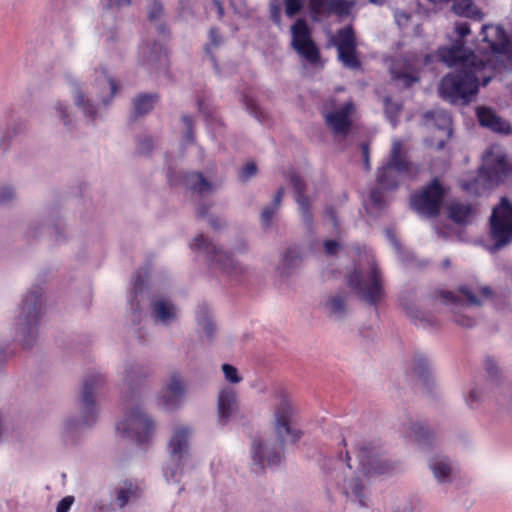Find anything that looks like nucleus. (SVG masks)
Returning a JSON list of instances; mask_svg holds the SVG:
<instances>
[{"label":"nucleus","mask_w":512,"mask_h":512,"mask_svg":"<svg viewBox=\"0 0 512 512\" xmlns=\"http://www.w3.org/2000/svg\"><path fill=\"white\" fill-rule=\"evenodd\" d=\"M152 374V368L141 363L127 364L123 373L125 391L122 401L133 406L124 411V419L116 424V432L138 444L149 441L155 429L153 419L142 408Z\"/></svg>","instance_id":"nucleus-1"},{"label":"nucleus","mask_w":512,"mask_h":512,"mask_svg":"<svg viewBox=\"0 0 512 512\" xmlns=\"http://www.w3.org/2000/svg\"><path fill=\"white\" fill-rule=\"evenodd\" d=\"M274 431L277 446L269 451L261 438H254L251 444L253 465L265 470V462L271 468L278 467L284 458L287 443L296 444L303 436V431L292 427L293 407L286 396H282L275 408Z\"/></svg>","instance_id":"nucleus-2"},{"label":"nucleus","mask_w":512,"mask_h":512,"mask_svg":"<svg viewBox=\"0 0 512 512\" xmlns=\"http://www.w3.org/2000/svg\"><path fill=\"white\" fill-rule=\"evenodd\" d=\"M414 172V164L403 153L402 142L394 141L386 161L377 169V186L369 194L372 206L378 210L384 209V191L397 190L401 181L412 177Z\"/></svg>","instance_id":"nucleus-3"},{"label":"nucleus","mask_w":512,"mask_h":512,"mask_svg":"<svg viewBox=\"0 0 512 512\" xmlns=\"http://www.w3.org/2000/svg\"><path fill=\"white\" fill-rule=\"evenodd\" d=\"M102 382L101 375L90 374L84 377L78 397L80 416H69L64 421L63 438L72 444L77 443L80 431L96 425L99 418L100 405L97 402V389Z\"/></svg>","instance_id":"nucleus-4"},{"label":"nucleus","mask_w":512,"mask_h":512,"mask_svg":"<svg viewBox=\"0 0 512 512\" xmlns=\"http://www.w3.org/2000/svg\"><path fill=\"white\" fill-rule=\"evenodd\" d=\"M43 290L34 287L22 299L17 317V335L23 349H31L37 340L38 323L43 310Z\"/></svg>","instance_id":"nucleus-5"},{"label":"nucleus","mask_w":512,"mask_h":512,"mask_svg":"<svg viewBox=\"0 0 512 512\" xmlns=\"http://www.w3.org/2000/svg\"><path fill=\"white\" fill-rule=\"evenodd\" d=\"M482 68L455 69L445 75L439 84V95L455 104H468L478 93L479 81L477 73Z\"/></svg>","instance_id":"nucleus-6"},{"label":"nucleus","mask_w":512,"mask_h":512,"mask_svg":"<svg viewBox=\"0 0 512 512\" xmlns=\"http://www.w3.org/2000/svg\"><path fill=\"white\" fill-rule=\"evenodd\" d=\"M345 279L353 293L370 306L377 308L385 296L382 272L375 262L367 273L355 268Z\"/></svg>","instance_id":"nucleus-7"},{"label":"nucleus","mask_w":512,"mask_h":512,"mask_svg":"<svg viewBox=\"0 0 512 512\" xmlns=\"http://www.w3.org/2000/svg\"><path fill=\"white\" fill-rule=\"evenodd\" d=\"M509 165L503 156H497L491 161L486 160L479 168L475 177L463 181L461 187L473 195H481L484 191L492 189L501 183L508 174Z\"/></svg>","instance_id":"nucleus-8"},{"label":"nucleus","mask_w":512,"mask_h":512,"mask_svg":"<svg viewBox=\"0 0 512 512\" xmlns=\"http://www.w3.org/2000/svg\"><path fill=\"white\" fill-rule=\"evenodd\" d=\"M448 188L439 178H433L422 189L410 196V207L420 215L435 218L439 216Z\"/></svg>","instance_id":"nucleus-9"},{"label":"nucleus","mask_w":512,"mask_h":512,"mask_svg":"<svg viewBox=\"0 0 512 512\" xmlns=\"http://www.w3.org/2000/svg\"><path fill=\"white\" fill-rule=\"evenodd\" d=\"M290 47L312 66L321 64V52L313 39L312 28L304 17H298L290 26Z\"/></svg>","instance_id":"nucleus-10"},{"label":"nucleus","mask_w":512,"mask_h":512,"mask_svg":"<svg viewBox=\"0 0 512 512\" xmlns=\"http://www.w3.org/2000/svg\"><path fill=\"white\" fill-rule=\"evenodd\" d=\"M490 236L494 241V250L512 242V203L507 197H501L492 210Z\"/></svg>","instance_id":"nucleus-11"},{"label":"nucleus","mask_w":512,"mask_h":512,"mask_svg":"<svg viewBox=\"0 0 512 512\" xmlns=\"http://www.w3.org/2000/svg\"><path fill=\"white\" fill-rule=\"evenodd\" d=\"M169 464L166 468V475L170 479L179 482L177 476L184 473L187 460L190 457L189 429L187 427L177 428L168 442Z\"/></svg>","instance_id":"nucleus-12"},{"label":"nucleus","mask_w":512,"mask_h":512,"mask_svg":"<svg viewBox=\"0 0 512 512\" xmlns=\"http://www.w3.org/2000/svg\"><path fill=\"white\" fill-rule=\"evenodd\" d=\"M190 248L202 252L210 265H215L221 271L229 275L242 273L243 271L242 267L239 266L231 254L217 248L203 234H198L194 237Z\"/></svg>","instance_id":"nucleus-13"},{"label":"nucleus","mask_w":512,"mask_h":512,"mask_svg":"<svg viewBox=\"0 0 512 512\" xmlns=\"http://www.w3.org/2000/svg\"><path fill=\"white\" fill-rule=\"evenodd\" d=\"M330 44L336 47L338 59L350 69H360L361 61L357 55V39L353 26L346 25L331 36Z\"/></svg>","instance_id":"nucleus-14"},{"label":"nucleus","mask_w":512,"mask_h":512,"mask_svg":"<svg viewBox=\"0 0 512 512\" xmlns=\"http://www.w3.org/2000/svg\"><path fill=\"white\" fill-rule=\"evenodd\" d=\"M360 470L364 476L383 475L393 470L388 460L382 458L381 448L373 441L356 445Z\"/></svg>","instance_id":"nucleus-15"},{"label":"nucleus","mask_w":512,"mask_h":512,"mask_svg":"<svg viewBox=\"0 0 512 512\" xmlns=\"http://www.w3.org/2000/svg\"><path fill=\"white\" fill-rule=\"evenodd\" d=\"M186 394V384L180 374L175 371L163 386L161 394L157 397V403L164 411L175 413L184 405Z\"/></svg>","instance_id":"nucleus-16"},{"label":"nucleus","mask_w":512,"mask_h":512,"mask_svg":"<svg viewBox=\"0 0 512 512\" xmlns=\"http://www.w3.org/2000/svg\"><path fill=\"white\" fill-rule=\"evenodd\" d=\"M439 57L448 66L456 69L482 68L483 64L475 53L465 48L464 40L457 39L452 46L439 49Z\"/></svg>","instance_id":"nucleus-17"},{"label":"nucleus","mask_w":512,"mask_h":512,"mask_svg":"<svg viewBox=\"0 0 512 512\" xmlns=\"http://www.w3.org/2000/svg\"><path fill=\"white\" fill-rule=\"evenodd\" d=\"M354 6V0H308L309 16L313 22H320L331 15L347 17Z\"/></svg>","instance_id":"nucleus-18"},{"label":"nucleus","mask_w":512,"mask_h":512,"mask_svg":"<svg viewBox=\"0 0 512 512\" xmlns=\"http://www.w3.org/2000/svg\"><path fill=\"white\" fill-rule=\"evenodd\" d=\"M289 180L295 192V201L299 206L303 224L308 232L313 233L314 217L311 211L310 199L305 194L307 188L306 182L296 171L289 173Z\"/></svg>","instance_id":"nucleus-19"},{"label":"nucleus","mask_w":512,"mask_h":512,"mask_svg":"<svg viewBox=\"0 0 512 512\" xmlns=\"http://www.w3.org/2000/svg\"><path fill=\"white\" fill-rule=\"evenodd\" d=\"M481 40L485 46L479 48L482 54H505L507 52L509 40L500 26L483 25L480 32Z\"/></svg>","instance_id":"nucleus-20"},{"label":"nucleus","mask_w":512,"mask_h":512,"mask_svg":"<svg viewBox=\"0 0 512 512\" xmlns=\"http://www.w3.org/2000/svg\"><path fill=\"white\" fill-rule=\"evenodd\" d=\"M355 110L353 102H346L339 109L329 112L325 116L326 125L331 129L335 136L347 137L351 127V115Z\"/></svg>","instance_id":"nucleus-21"},{"label":"nucleus","mask_w":512,"mask_h":512,"mask_svg":"<svg viewBox=\"0 0 512 512\" xmlns=\"http://www.w3.org/2000/svg\"><path fill=\"white\" fill-rule=\"evenodd\" d=\"M412 373L422 384L423 389L429 396L435 395L436 381L433 375V368L430 360L425 356H418L413 359Z\"/></svg>","instance_id":"nucleus-22"},{"label":"nucleus","mask_w":512,"mask_h":512,"mask_svg":"<svg viewBox=\"0 0 512 512\" xmlns=\"http://www.w3.org/2000/svg\"><path fill=\"white\" fill-rule=\"evenodd\" d=\"M238 409V400L236 391L229 386L219 391L217 410L219 422L226 425L232 414Z\"/></svg>","instance_id":"nucleus-23"},{"label":"nucleus","mask_w":512,"mask_h":512,"mask_svg":"<svg viewBox=\"0 0 512 512\" xmlns=\"http://www.w3.org/2000/svg\"><path fill=\"white\" fill-rule=\"evenodd\" d=\"M151 314L156 323L169 326L178 319L177 308L167 299H157L151 302Z\"/></svg>","instance_id":"nucleus-24"},{"label":"nucleus","mask_w":512,"mask_h":512,"mask_svg":"<svg viewBox=\"0 0 512 512\" xmlns=\"http://www.w3.org/2000/svg\"><path fill=\"white\" fill-rule=\"evenodd\" d=\"M477 117L481 126L489 128L493 132L511 133L510 123L498 116L491 108H480L477 111Z\"/></svg>","instance_id":"nucleus-25"},{"label":"nucleus","mask_w":512,"mask_h":512,"mask_svg":"<svg viewBox=\"0 0 512 512\" xmlns=\"http://www.w3.org/2000/svg\"><path fill=\"white\" fill-rule=\"evenodd\" d=\"M179 178L189 190L197 193L199 196H203L213 189L212 183L201 172H180Z\"/></svg>","instance_id":"nucleus-26"},{"label":"nucleus","mask_w":512,"mask_h":512,"mask_svg":"<svg viewBox=\"0 0 512 512\" xmlns=\"http://www.w3.org/2000/svg\"><path fill=\"white\" fill-rule=\"evenodd\" d=\"M422 119L425 126L444 131L448 137L452 135V118L447 111L441 109L429 110L423 114Z\"/></svg>","instance_id":"nucleus-27"},{"label":"nucleus","mask_w":512,"mask_h":512,"mask_svg":"<svg viewBox=\"0 0 512 512\" xmlns=\"http://www.w3.org/2000/svg\"><path fill=\"white\" fill-rule=\"evenodd\" d=\"M158 93H140L132 100L133 109L130 115V122H134L138 117L150 113L154 106L159 102Z\"/></svg>","instance_id":"nucleus-28"},{"label":"nucleus","mask_w":512,"mask_h":512,"mask_svg":"<svg viewBox=\"0 0 512 512\" xmlns=\"http://www.w3.org/2000/svg\"><path fill=\"white\" fill-rule=\"evenodd\" d=\"M409 429L420 449L430 451L433 448L435 432L425 422H411Z\"/></svg>","instance_id":"nucleus-29"},{"label":"nucleus","mask_w":512,"mask_h":512,"mask_svg":"<svg viewBox=\"0 0 512 512\" xmlns=\"http://www.w3.org/2000/svg\"><path fill=\"white\" fill-rule=\"evenodd\" d=\"M457 291L465 297L468 306L479 307L485 300H491L494 296V292L489 286H481L474 290L468 285H462Z\"/></svg>","instance_id":"nucleus-30"},{"label":"nucleus","mask_w":512,"mask_h":512,"mask_svg":"<svg viewBox=\"0 0 512 512\" xmlns=\"http://www.w3.org/2000/svg\"><path fill=\"white\" fill-rule=\"evenodd\" d=\"M302 255L298 246H290L283 253L278 271L281 276H289L292 271L300 266Z\"/></svg>","instance_id":"nucleus-31"},{"label":"nucleus","mask_w":512,"mask_h":512,"mask_svg":"<svg viewBox=\"0 0 512 512\" xmlns=\"http://www.w3.org/2000/svg\"><path fill=\"white\" fill-rule=\"evenodd\" d=\"M391 82L400 90L411 88L420 81V77L416 72H407L395 67L389 70Z\"/></svg>","instance_id":"nucleus-32"},{"label":"nucleus","mask_w":512,"mask_h":512,"mask_svg":"<svg viewBox=\"0 0 512 512\" xmlns=\"http://www.w3.org/2000/svg\"><path fill=\"white\" fill-rule=\"evenodd\" d=\"M144 289V279L139 272H137L133 279V289L129 298V305L132 312V320L134 323H139L141 320V307L137 300V295Z\"/></svg>","instance_id":"nucleus-33"},{"label":"nucleus","mask_w":512,"mask_h":512,"mask_svg":"<svg viewBox=\"0 0 512 512\" xmlns=\"http://www.w3.org/2000/svg\"><path fill=\"white\" fill-rule=\"evenodd\" d=\"M452 11L458 16L473 20H481L483 17L482 11L474 4L473 0H454Z\"/></svg>","instance_id":"nucleus-34"},{"label":"nucleus","mask_w":512,"mask_h":512,"mask_svg":"<svg viewBox=\"0 0 512 512\" xmlns=\"http://www.w3.org/2000/svg\"><path fill=\"white\" fill-rule=\"evenodd\" d=\"M429 467L439 483L452 482V467L447 457L440 460H430Z\"/></svg>","instance_id":"nucleus-35"},{"label":"nucleus","mask_w":512,"mask_h":512,"mask_svg":"<svg viewBox=\"0 0 512 512\" xmlns=\"http://www.w3.org/2000/svg\"><path fill=\"white\" fill-rule=\"evenodd\" d=\"M285 194L284 187H279L276 191L273 200L270 205L266 206L261 213V223L264 229H268L271 226L274 215L279 210L282 200Z\"/></svg>","instance_id":"nucleus-36"},{"label":"nucleus","mask_w":512,"mask_h":512,"mask_svg":"<svg viewBox=\"0 0 512 512\" xmlns=\"http://www.w3.org/2000/svg\"><path fill=\"white\" fill-rule=\"evenodd\" d=\"M471 213L472 207L467 203L452 202L448 206V217L459 225L468 223Z\"/></svg>","instance_id":"nucleus-37"},{"label":"nucleus","mask_w":512,"mask_h":512,"mask_svg":"<svg viewBox=\"0 0 512 512\" xmlns=\"http://www.w3.org/2000/svg\"><path fill=\"white\" fill-rule=\"evenodd\" d=\"M96 73H99V76L96 78L97 84L109 90L108 96H102V102L108 105L118 91V84L114 78L108 75V71L105 67L96 70Z\"/></svg>","instance_id":"nucleus-38"},{"label":"nucleus","mask_w":512,"mask_h":512,"mask_svg":"<svg viewBox=\"0 0 512 512\" xmlns=\"http://www.w3.org/2000/svg\"><path fill=\"white\" fill-rule=\"evenodd\" d=\"M197 324L202 328L208 338H212L216 332V325L210 309L206 305L198 307L196 312Z\"/></svg>","instance_id":"nucleus-39"},{"label":"nucleus","mask_w":512,"mask_h":512,"mask_svg":"<svg viewBox=\"0 0 512 512\" xmlns=\"http://www.w3.org/2000/svg\"><path fill=\"white\" fill-rule=\"evenodd\" d=\"M484 370L486 372V381L495 387H501L504 383L502 369L492 356H487L484 361Z\"/></svg>","instance_id":"nucleus-40"},{"label":"nucleus","mask_w":512,"mask_h":512,"mask_svg":"<svg viewBox=\"0 0 512 512\" xmlns=\"http://www.w3.org/2000/svg\"><path fill=\"white\" fill-rule=\"evenodd\" d=\"M382 102L386 118L393 127H396L398 124L399 116L403 110V104L401 102L393 101L390 95L384 96L382 98Z\"/></svg>","instance_id":"nucleus-41"},{"label":"nucleus","mask_w":512,"mask_h":512,"mask_svg":"<svg viewBox=\"0 0 512 512\" xmlns=\"http://www.w3.org/2000/svg\"><path fill=\"white\" fill-rule=\"evenodd\" d=\"M346 303V294H336L328 298L326 306L328 307L330 314L335 315L337 318H342L346 312Z\"/></svg>","instance_id":"nucleus-42"},{"label":"nucleus","mask_w":512,"mask_h":512,"mask_svg":"<svg viewBox=\"0 0 512 512\" xmlns=\"http://www.w3.org/2000/svg\"><path fill=\"white\" fill-rule=\"evenodd\" d=\"M209 42L205 45V52L209 55L214 66H217V60L212 52V48H217L223 43V37L221 36L217 27H211L209 30Z\"/></svg>","instance_id":"nucleus-43"},{"label":"nucleus","mask_w":512,"mask_h":512,"mask_svg":"<svg viewBox=\"0 0 512 512\" xmlns=\"http://www.w3.org/2000/svg\"><path fill=\"white\" fill-rule=\"evenodd\" d=\"M75 104L83 110L87 117H89L92 121L95 120L97 110L89 100H85V96L80 89L76 90Z\"/></svg>","instance_id":"nucleus-44"},{"label":"nucleus","mask_w":512,"mask_h":512,"mask_svg":"<svg viewBox=\"0 0 512 512\" xmlns=\"http://www.w3.org/2000/svg\"><path fill=\"white\" fill-rule=\"evenodd\" d=\"M125 487H121L116 492V499L118 501V507L124 508L130 501V499L135 495V491L133 490L132 483L130 481H125Z\"/></svg>","instance_id":"nucleus-45"},{"label":"nucleus","mask_w":512,"mask_h":512,"mask_svg":"<svg viewBox=\"0 0 512 512\" xmlns=\"http://www.w3.org/2000/svg\"><path fill=\"white\" fill-rule=\"evenodd\" d=\"M352 494L358 501L360 507H368L366 502V497L364 495V485L359 477H355L352 479L351 483Z\"/></svg>","instance_id":"nucleus-46"},{"label":"nucleus","mask_w":512,"mask_h":512,"mask_svg":"<svg viewBox=\"0 0 512 512\" xmlns=\"http://www.w3.org/2000/svg\"><path fill=\"white\" fill-rule=\"evenodd\" d=\"M221 369L227 382L231 384H238L242 381V377L236 366L230 363H224L222 364Z\"/></svg>","instance_id":"nucleus-47"},{"label":"nucleus","mask_w":512,"mask_h":512,"mask_svg":"<svg viewBox=\"0 0 512 512\" xmlns=\"http://www.w3.org/2000/svg\"><path fill=\"white\" fill-rule=\"evenodd\" d=\"M305 6V0H284L285 14L289 18H293L300 14Z\"/></svg>","instance_id":"nucleus-48"},{"label":"nucleus","mask_w":512,"mask_h":512,"mask_svg":"<svg viewBox=\"0 0 512 512\" xmlns=\"http://www.w3.org/2000/svg\"><path fill=\"white\" fill-rule=\"evenodd\" d=\"M154 148V141L150 136H143L137 139L136 152L139 155H150Z\"/></svg>","instance_id":"nucleus-49"},{"label":"nucleus","mask_w":512,"mask_h":512,"mask_svg":"<svg viewBox=\"0 0 512 512\" xmlns=\"http://www.w3.org/2000/svg\"><path fill=\"white\" fill-rule=\"evenodd\" d=\"M386 236L392 246L394 247L396 253L402 258V260H408V257L406 254H408L407 251H405L404 247L400 243L399 239L397 238L396 234L392 229H386L385 230Z\"/></svg>","instance_id":"nucleus-50"},{"label":"nucleus","mask_w":512,"mask_h":512,"mask_svg":"<svg viewBox=\"0 0 512 512\" xmlns=\"http://www.w3.org/2000/svg\"><path fill=\"white\" fill-rule=\"evenodd\" d=\"M269 18L278 27L282 24L280 4L274 0L269 4Z\"/></svg>","instance_id":"nucleus-51"},{"label":"nucleus","mask_w":512,"mask_h":512,"mask_svg":"<svg viewBox=\"0 0 512 512\" xmlns=\"http://www.w3.org/2000/svg\"><path fill=\"white\" fill-rule=\"evenodd\" d=\"M257 172H258V168H257L256 163L249 162L244 167H242V169L240 170L239 178L242 181H247L251 177L255 176L257 174Z\"/></svg>","instance_id":"nucleus-52"},{"label":"nucleus","mask_w":512,"mask_h":512,"mask_svg":"<svg viewBox=\"0 0 512 512\" xmlns=\"http://www.w3.org/2000/svg\"><path fill=\"white\" fill-rule=\"evenodd\" d=\"M164 8L162 3L159 0H153L152 4L149 7L148 18L150 21H155L161 17L163 14Z\"/></svg>","instance_id":"nucleus-53"},{"label":"nucleus","mask_w":512,"mask_h":512,"mask_svg":"<svg viewBox=\"0 0 512 512\" xmlns=\"http://www.w3.org/2000/svg\"><path fill=\"white\" fill-rule=\"evenodd\" d=\"M243 99H244L246 110L251 115H253L255 118L260 120L263 113H262L261 109L259 108V106L256 104V102L246 96H244Z\"/></svg>","instance_id":"nucleus-54"},{"label":"nucleus","mask_w":512,"mask_h":512,"mask_svg":"<svg viewBox=\"0 0 512 512\" xmlns=\"http://www.w3.org/2000/svg\"><path fill=\"white\" fill-rule=\"evenodd\" d=\"M74 501V496L68 495L63 497L56 505V512H69Z\"/></svg>","instance_id":"nucleus-55"},{"label":"nucleus","mask_w":512,"mask_h":512,"mask_svg":"<svg viewBox=\"0 0 512 512\" xmlns=\"http://www.w3.org/2000/svg\"><path fill=\"white\" fill-rule=\"evenodd\" d=\"M15 197L14 189L10 186L0 187V204H7Z\"/></svg>","instance_id":"nucleus-56"},{"label":"nucleus","mask_w":512,"mask_h":512,"mask_svg":"<svg viewBox=\"0 0 512 512\" xmlns=\"http://www.w3.org/2000/svg\"><path fill=\"white\" fill-rule=\"evenodd\" d=\"M454 322L457 325L465 327V328H470L475 325V320L473 318L462 315V314H455Z\"/></svg>","instance_id":"nucleus-57"},{"label":"nucleus","mask_w":512,"mask_h":512,"mask_svg":"<svg viewBox=\"0 0 512 512\" xmlns=\"http://www.w3.org/2000/svg\"><path fill=\"white\" fill-rule=\"evenodd\" d=\"M360 149H361L362 156H363L364 168L368 171L371 168V166H370V148H369V143L362 142L360 144Z\"/></svg>","instance_id":"nucleus-58"},{"label":"nucleus","mask_w":512,"mask_h":512,"mask_svg":"<svg viewBox=\"0 0 512 512\" xmlns=\"http://www.w3.org/2000/svg\"><path fill=\"white\" fill-rule=\"evenodd\" d=\"M455 31L461 40H463V38L469 35L471 32L470 26L467 22H457L455 25Z\"/></svg>","instance_id":"nucleus-59"},{"label":"nucleus","mask_w":512,"mask_h":512,"mask_svg":"<svg viewBox=\"0 0 512 512\" xmlns=\"http://www.w3.org/2000/svg\"><path fill=\"white\" fill-rule=\"evenodd\" d=\"M324 248L328 255H335L340 248V244L336 240H326Z\"/></svg>","instance_id":"nucleus-60"},{"label":"nucleus","mask_w":512,"mask_h":512,"mask_svg":"<svg viewBox=\"0 0 512 512\" xmlns=\"http://www.w3.org/2000/svg\"><path fill=\"white\" fill-rule=\"evenodd\" d=\"M439 294H440V297L444 301H446V302H449V303H452V304H457V303L460 302L459 297L455 293H453L452 291H444V290H442V291L439 292Z\"/></svg>","instance_id":"nucleus-61"},{"label":"nucleus","mask_w":512,"mask_h":512,"mask_svg":"<svg viewBox=\"0 0 512 512\" xmlns=\"http://www.w3.org/2000/svg\"><path fill=\"white\" fill-rule=\"evenodd\" d=\"M56 110L59 112L60 118L63 120L64 125L69 126L70 119H69V115L67 114L66 107L63 104L58 103L56 105Z\"/></svg>","instance_id":"nucleus-62"},{"label":"nucleus","mask_w":512,"mask_h":512,"mask_svg":"<svg viewBox=\"0 0 512 512\" xmlns=\"http://www.w3.org/2000/svg\"><path fill=\"white\" fill-rule=\"evenodd\" d=\"M480 401V394L477 389L473 388L469 392V396L466 399L467 404L472 407L471 403H476Z\"/></svg>","instance_id":"nucleus-63"},{"label":"nucleus","mask_w":512,"mask_h":512,"mask_svg":"<svg viewBox=\"0 0 512 512\" xmlns=\"http://www.w3.org/2000/svg\"><path fill=\"white\" fill-rule=\"evenodd\" d=\"M209 209H210V205L208 204H200L198 209H197V216L199 218H204L208 215V212H209Z\"/></svg>","instance_id":"nucleus-64"}]
</instances>
